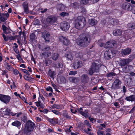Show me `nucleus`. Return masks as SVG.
I'll return each mask as SVG.
<instances>
[{
  "label": "nucleus",
  "mask_w": 135,
  "mask_h": 135,
  "mask_svg": "<svg viewBox=\"0 0 135 135\" xmlns=\"http://www.w3.org/2000/svg\"><path fill=\"white\" fill-rule=\"evenodd\" d=\"M78 45L81 47H85L87 46L91 41L90 36L86 34L80 35L79 38L76 40Z\"/></svg>",
  "instance_id": "f257e3e1"
},
{
  "label": "nucleus",
  "mask_w": 135,
  "mask_h": 135,
  "mask_svg": "<svg viewBox=\"0 0 135 135\" xmlns=\"http://www.w3.org/2000/svg\"><path fill=\"white\" fill-rule=\"evenodd\" d=\"M86 24V20L83 16L78 17L75 21V26L77 29L83 27Z\"/></svg>",
  "instance_id": "f03ea898"
},
{
  "label": "nucleus",
  "mask_w": 135,
  "mask_h": 135,
  "mask_svg": "<svg viewBox=\"0 0 135 135\" xmlns=\"http://www.w3.org/2000/svg\"><path fill=\"white\" fill-rule=\"evenodd\" d=\"M100 67V66L99 64L95 62L93 63L88 70V74L91 76L95 73H97L99 72Z\"/></svg>",
  "instance_id": "7ed1b4c3"
},
{
  "label": "nucleus",
  "mask_w": 135,
  "mask_h": 135,
  "mask_svg": "<svg viewBox=\"0 0 135 135\" xmlns=\"http://www.w3.org/2000/svg\"><path fill=\"white\" fill-rule=\"evenodd\" d=\"M35 125L33 122L30 120L27 121L25 124L24 128V132L26 133H30L34 129Z\"/></svg>",
  "instance_id": "20e7f679"
},
{
  "label": "nucleus",
  "mask_w": 135,
  "mask_h": 135,
  "mask_svg": "<svg viewBox=\"0 0 135 135\" xmlns=\"http://www.w3.org/2000/svg\"><path fill=\"white\" fill-rule=\"evenodd\" d=\"M121 83V81L119 79L118 77H117L116 79L112 84V89H115L120 88V85Z\"/></svg>",
  "instance_id": "39448f33"
},
{
  "label": "nucleus",
  "mask_w": 135,
  "mask_h": 135,
  "mask_svg": "<svg viewBox=\"0 0 135 135\" xmlns=\"http://www.w3.org/2000/svg\"><path fill=\"white\" fill-rule=\"evenodd\" d=\"M11 99V97L9 95L0 94V100L6 104L9 103Z\"/></svg>",
  "instance_id": "423d86ee"
},
{
  "label": "nucleus",
  "mask_w": 135,
  "mask_h": 135,
  "mask_svg": "<svg viewBox=\"0 0 135 135\" xmlns=\"http://www.w3.org/2000/svg\"><path fill=\"white\" fill-rule=\"evenodd\" d=\"M57 18V17L55 16H50L47 17L46 20L48 24L51 25L56 22Z\"/></svg>",
  "instance_id": "0eeeda50"
},
{
  "label": "nucleus",
  "mask_w": 135,
  "mask_h": 135,
  "mask_svg": "<svg viewBox=\"0 0 135 135\" xmlns=\"http://www.w3.org/2000/svg\"><path fill=\"white\" fill-rule=\"evenodd\" d=\"M60 27L61 29L62 30L66 31L69 29L70 25L68 22L64 21L60 23Z\"/></svg>",
  "instance_id": "6e6552de"
},
{
  "label": "nucleus",
  "mask_w": 135,
  "mask_h": 135,
  "mask_svg": "<svg viewBox=\"0 0 135 135\" xmlns=\"http://www.w3.org/2000/svg\"><path fill=\"white\" fill-rule=\"evenodd\" d=\"M9 16V15L7 12L5 13H1L0 12V23L2 22H4L7 20V18Z\"/></svg>",
  "instance_id": "1a4fd4ad"
},
{
  "label": "nucleus",
  "mask_w": 135,
  "mask_h": 135,
  "mask_svg": "<svg viewBox=\"0 0 135 135\" xmlns=\"http://www.w3.org/2000/svg\"><path fill=\"white\" fill-rule=\"evenodd\" d=\"M116 42L114 41H108L105 44L104 47L105 48H111L116 45Z\"/></svg>",
  "instance_id": "9d476101"
},
{
  "label": "nucleus",
  "mask_w": 135,
  "mask_h": 135,
  "mask_svg": "<svg viewBox=\"0 0 135 135\" xmlns=\"http://www.w3.org/2000/svg\"><path fill=\"white\" fill-rule=\"evenodd\" d=\"M60 41L62 42L64 45H68L70 44V42L68 39L62 36H59V38Z\"/></svg>",
  "instance_id": "9b49d317"
},
{
  "label": "nucleus",
  "mask_w": 135,
  "mask_h": 135,
  "mask_svg": "<svg viewBox=\"0 0 135 135\" xmlns=\"http://www.w3.org/2000/svg\"><path fill=\"white\" fill-rule=\"evenodd\" d=\"M82 65L81 61L80 60H77L74 61L73 66L75 69H76L81 67Z\"/></svg>",
  "instance_id": "f8f14e48"
},
{
  "label": "nucleus",
  "mask_w": 135,
  "mask_h": 135,
  "mask_svg": "<svg viewBox=\"0 0 135 135\" xmlns=\"http://www.w3.org/2000/svg\"><path fill=\"white\" fill-rule=\"evenodd\" d=\"M81 81L84 84L88 83L89 80V78L88 76L86 74L82 75L81 77Z\"/></svg>",
  "instance_id": "ddd939ff"
},
{
  "label": "nucleus",
  "mask_w": 135,
  "mask_h": 135,
  "mask_svg": "<svg viewBox=\"0 0 135 135\" xmlns=\"http://www.w3.org/2000/svg\"><path fill=\"white\" fill-rule=\"evenodd\" d=\"M112 53L110 50H107L106 51L104 54V57L106 59L109 60L111 59L112 57Z\"/></svg>",
  "instance_id": "4468645a"
},
{
  "label": "nucleus",
  "mask_w": 135,
  "mask_h": 135,
  "mask_svg": "<svg viewBox=\"0 0 135 135\" xmlns=\"http://www.w3.org/2000/svg\"><path fill=\"white\" fill-rule=\"evenodd\" d=\"M69 80L71 83L77 84L79 81L80 79L79 78L70 77L69 78Z\"/></svg>",
  "instance_id": "2eb2a0df"
},
{
  "label": "nucleus",
  "mask_w": 135,
  "mask_h": 135,
  "mask_svg": "<svg viewBox=\"0 0 135 135\" xmlns=\"http://www.w3.org/2000/svg\"><path fill=\"white\" fill-rule=\"evenodd\" d=\"M131 49L127 48L124 49H122L121 50V53L122 55L123 56L129 54L131 52Z\"/></svg>",
  "instance_id": "dca6fc26"
},
{
  "label": "nucleus",
  "mask_w": 135,
  "mask_h": 135,
  "mask_svg": "<svg viewBox=\"0 0 135 135\" xmlns=\"http://www.w3.org/2000/svg\"><path fill=\"white\" fill-rule=\"evenodd\" d=\"M22 7L23 8L24 12L26 13H28L29 12L28 4L27 2H25L22 4Z\"/></svg>",
  "instance_id": "f3484780"
},
{
  "label": "nucleus",
  "mask_w": 135,
  "mask_h": 135,
  "mask_svg": "<svg viewBox=\"0 0 135 135\" xmlns=\"http://www.w3.org/2000/svg\"><path fill=\"white\" fill-rule=\"evenodd\" d=\"M131 61V59H123L120 61V65L121 66H124L129 64Z\"/></svg>",
  "instance_id": "a211bd4d"
},
{
  "label": "nucleus",
  "mask_w": 135,
  "mask_h": 135,
  "mask_svg": "<svg viewBox=\"0 0 135 135\" xmlns=\"http://www.w3.org/2000/svg\"><path fill=\"white\" fill-rule=\"evenodd\" d=\"M122 31L121 30L116 29L114 30L113 32V35L115 36H120L122 34Z\"/></svg>",
  "instance_id": "6ab92c4d"
},
{
  "label": "nucleus",
  "mask_w": 135,
  "mask_h": 135,
  "mask_svg": "<svg viewBox=\"0 0 135 135\" xmlns=\"http://www.w3.org/2000/svg\"><path fill=\"white\" fill-rule=\"evenodd\" d=\"M122 7L125 10H131V9L130 4L127 2H125L123 4Z\"/></svg>",
  "instance_id": "aec40b11"
},
{
  "label": "nucleus",
  "mask_w": 135,
  "mask_h": 135,
  "mask_svg": "<svg viewBox=\"0 0 135 135\" xmlns=\"http://www.w3.org/2000/svg\"><path fill=\"white\" fill-rule=\"evenodd\" d=\"M52 66L54 68H62L63 65L62 63L57 62L52 63Z\"/></svg>",
  "instance_id": "412c9836"
},
{
  "label": "nucleus",
  "mask_w": 135,
  "mask_h": 135,
  "mask_svg": "<svg viewBox=\"0 0 135 135\" xmlns=\"http://www.w3.org/2000/svg\"><path fill=\"white\" fill-rule=\"evenodd\" d=\"M45 119L46 120L52 124H55L57 123V120L56 118L51 119L49 118L48 117H46Z\"/></svg>",
  "instance_id": "4be33fe9"
},
{
  "label": "nucleus",
  "mask_w": 135,
  "mask_h": 135,
  "mask_svg": "<svg viewBox=\"0 0 135 135\" xmlns=\"http://www.w3.org/2000/svg\"><path fill=\"white\" fill-rule=\"evenodd\" d=\"M65 56L68 60H71L73 59V56L72 53L70 52H68L66 53Z\"/></svg>",
  "instance_id": "5701e85b"
},
{
  "label": "nucleus",
  "mask_w": 135,
  "mask_h": 135,
  "mask_svg": "<svg viewBox=\"0 0 135 135\" xmlns=\"http://www.w3.org/2000/svg\"><path fill=\"white\" fill-rule=\"evenodd\" d=\"M88 22L90 26H93L97 24V21L94 19H92L89 20Z\"/></svg>",
  "instance_id": "b1692460"
},
{
  "label": "nucleus",
  "mask_w": 135,
  "mask_h": 135,
  "mask_svg": "<svg viewBox=\"0 0 135 135\" xmlns=\"http://www.w3.org/2000/svg\"><path fill=\"white\" fill-rule=\"evenodd\" d=\"M127 101H131V102L135 101V95H131L127 97L125 99Z\"/></svg>",
  "instance_id": "393cba45"
},
{
  "label": "nucleus",
  "mask_w": 135,
  "mask_h": 135,
  "mask_svg": "<svg viewBox=\"0 0 135 135\" xmlns=\"http://www.w3.org/2000/svg\"><path fill=\"white\" fill-rule=\"evenodd\" d=\"M59 55L56 53L53 54L51 56L52 59L55 61H56L59 59Z\"/></svg>",
  "instance_id": "a878e982"
},
{
  "label": "nucleus",
  "mask_w": 135,
  "mask_h": 135,
  "mask_svg": "<svg viewBox=\"0 0 135 135\" xmlns=\"http://www.w3.org/2000/svg\"><path fill=\"white\" fill-rule=\"evenodd\" d=\"M48 72L49 75L51 77V78H52L54 79V76L56 75L55 71H52L50 69Z\"/></svg>",
  "instance_id": "bb28decb"
},
{
  "label": "nucleus",
  "mask_w": 135,
  "mask_h": 135,
  "mask_svg": "<svg viewBox=\"0 0 135 135\" xmlns=\"http://www.w3.org/2000/svg\"><path fill=\"white\" fill-rule=\"evenodd\" d=\"M57 8L59 11H63L65 8V6L62 4H59L57 5Z\"/></svg>",
  "instance_id": "cd10ccee"
},
{
  "label": "nucleus",
  "mask_w": 135,
  "mask_h": 135,
  "mask_svg": "<svg viewBox=\"0 0 135 135\" xmlns=\"http://www.w3.org/2000/svg\"><path fill=\"white\" fill-rule=\"evenodd\" d=\"M12 125L18 128L21 125V122L18 120H15L12 123Z\"/></svg>",
  "instance_id": "c85d7f7f"
},
{
  "label": "nucleus",
  "mask_w": 135,
  "mask_h": 135,
  "mask_svg": "<svg viewBox=\"0 0 135 135\" xmlns=\"http://www.w3.org/2000/svg\"><path fill=\"white\" fill-rule=\"evenodd\" d=\"M80 3L81 4L85 5L87 4L91 3V2L89 0H81Z\"/></svg>",
  "instance_id": "c756f323"
},
{
  "label": "nucleus",
  "mask_w": 135,
  "mask_h": 135,
  "mask_svg": "<svg viewBox=\"0 0 135 135\" xmlns=\"http://www.w3.org/2000/svg\"><path fill=\"white\" fill-rule=\"evenodd\" d=\"M89 111L88 110H85V112H81L80 114L86 118H87L89 116V114L88 113Z\"/></svg>",
  "instance_id": "7c9ffc66"
},
{
  "label": "nucleus",
  "mask_w": 135,
  "mask_h": 135,
  "mask_svg": "<svg viewBox=\"0 0 135 135\" xmlns=\"http://www.w3.org/2000/svg\"><path fill=\"white\" fill-rule=\"evenodd\" d=\"M127 27L128 28L131 30L135 29V24L134 23H129L128 24Z\"/></svg>",
  "instance_id": "2f4dec72"
},
{
  "label": "nucleus",
  "mask_w": 135,
  "mask_h": 135,
  "mask_svg": "<svg viewBox=\"0 0 135 135\" xmlns=\"http://www.w3.org/2000/svg\"><path fill=\"white\" fill-rule=\"evenodd\" d=\"M63 116L68 119H71V117L68 115L67 112L66 111H63Z\"/></svg>",
  "instance_id": "473e14b6"
},
{
  "label": "nucleus",
  "mask_w": 135,
  "mask_h": 135,
  "mask_svg": "<svg viewBox=\"0 0 135 135\" xmlns=\"http://www.w3.org/2000/svg\"><path fill=\"white\" fill-rule=\"evenodd\" d=\"M71 5L74 8H78L79 7V3L77 2H75L72 3Z\"/></svg>",
  "instance_id": "72a5a7b5"
},
{
  "label": "nucleus",
  "mask_w": 135,
  "mask_h": 135,
  "mask_svg": "<svg viewBox=\"0 0 135 135\" xmlns=\"http://www.w3.org/2000/svg\"><path fill=\"white\" fill-rule=\"evenodd\" d=\"M59 78L60 79L61 82V83H64L66 81L65 78L62 76H60L59 77Z\"/></svg>",
  "instance_id": "f704fd0d"
},
{
  "label": "nucleus",
  "mask_w": 135,
  "mask_h": 135,
  "mask_svg": "<svg viewBox=\"0 0 135 135\" xmlns=\"http://www.w3.org/2000/svg\"><path fill=\"white\" fill-rule=\"evenodd\" d=\"M115 73L113 72H110L107 74H106V76L107 77H110L113 78V76H115Z\"/></svg>",
  "instance_id": "c9c22d12"
},
{
  "label": "nucleus",
  "mask_w": 135,
  "mask_h": 135,
  "mask_svg": "<svg viewBox=\"0 0 135 135\" xmlns=\"http://www.w3.org/2000/svg\"><path fill=\"white\" fill-rule=\"evenodd\" d=\"M123 70V71L125 73H128L130 71L129 66H126Z\"/></svg>",
  "instance_id": "e433bc0d"
},
{
  "label": "nucleus",
  "mask_w": 135,
  "mask_h": 135,
  "mask_svg": "<svg viewBox=\"0 0 135 135\" xmlns=\"http://www.w3.org/2000/svg\"><path fill=\"white\" fill-rule=\"evenodd\" d=\"M51 107L53 109L56 108L57 109H59L61 108V106L59 105L54 104L51 106Z\"/></svg>",
  "instance_id": "4c0bfd02"
},
{
  "label": "nucleus",
  "mask_w": 135,
  "mask_h": 135,
  "mask_svg": "<svg viewBox=\"0 0 135 135\" xmlns=\"http://www.w3.org/2000/svg\"><path fill=\"white\" fill-rule=\"evenodd\" d=\"M4 65L6 68L8 70H10L12 68L11 66L9 65L7 62H5Z\"/></svg>",
  "instance_id": "58836bf2"
},
{
  "label": "nucleus",
  "mask_w": 135,
  "mask_h": 135,
  "mask_svg": "<svg viewBox=\"0 0 135 135\" xmlns=\"http://www.w3.org/2000/svg\"><path fill=\"white\" fill-rule=\"evenodd\" d=\"M80 11L82 13H86L87 11L85 8L83 7H81Z\"/></svg>",
  "instance_id": "ea45409f"
},
{
  "label": "nucleus",
  "mask_w": 135,
  "mask_h": 135,
  "mask_svg": "<svg viewBox=\"0 0 135 135\" xmlns=\"http://www.w3.org/2000/svg\"><path fill=\"white\" fill-rule=\"evenodd\" d=\"M42 37L45 40V43H48L50 42V40L49 39V38H46L45 36V35H43Z\"/></svg>",
  "instance_id": "a19ab883"
},
{
  "label": "nucleus",
  "mask_w": 135,
  "mask_h": 135,
  "mask_svg": "<svg viewBox=\"0 0 135 135\" xmlns=\"http://www.w3.org/2000/svg\"><path fill=\"white\" fill-rule=\"evenodd\" d=\"M76 74L77 71H71L69 72V75H75Z\"/></svg>",
  "instance_id": "79ce46f5"
},
{
  "label": "nucleus",
  "mask_w": 135,
  "mask_h": 135,
  "mask_svg": "<svg viewBox=\"0 0 135 135\" xmlns=\"http://www.w3.org/2000/svg\"><path fill=\"white\" fill-rule=\"evenodd\" d=\"M50 48L49 46H46L44 48L42 49V50L43 51H47L50 50Z\"/></svg>",
  "instance_id": "37998d69"
},
{
  "label": "nucleus",
  "mask_w": 135,
  "mask_h": 135,
  "mask_svg": "<svg viewBox=\"0 0 135 135\" xmlns=\"http://www.w3.org/2000/svg\"><path fill=\"white\" fill-rule=\"evenodd\" d=\"M35 37V35L34 33H32L30 35V39L32 40H34Z\"/></svg>",
  "instance_id": "c03bdc74"
},
{
  "label": "nucleus",
  "mask_w": 135,
  "mask_h": 135,
  "mask_svg": "<svg viewBox=\"0 0 135 135\" xmlns=\"http://www.w3.org/2000/svg\"><path fill=\"white\" fill-rule=\"evenodd\" d=\"M51 83L52 86L55 89V90L57 92H59V91L57 89V86L55 84H54L53 82Z\"/></svg>",
  "instance_id": "a18cd8bd"
},
{
  "label": "nucleus",
  "mask_w": 135,
  "mask_h": 135,
  "mask_svg": "<svg viewBox=\"0 0 135 135\" xmlns=\"http://www.w3.org/2000/svg\"><path fill=\"white\" fill-rule=\"evenodd\" d=\"M45 62L47 65H49L51 64V61L49 60H46Z\"/></svg>",
  "instance_id": "49530a36"
},
{
  "label": "nucleus",
  "mask_w": 135,
  "mask_h": 135,
  "mask_svg": "<svg viewBox=\"0 0 135 135\" xmlns=\"http://www.w3.org/2000/svg\"><path fill=\"white\" fill-rule=\"evenodd\" d=\"M98 135H105L103 131L98 130L97 132Z\"/></svg>",
  "instance_id": "de8ad7c7"
},
{
  "label": "nucleus",
  "mask_w": 135,
  "mask_h": 135,
  "mask_svg": "<svg viewBox=\"0 0 135 135\" xmlns=\"http://www.w3.org/2000/svg\"><path fill=\"white\" fill-rule=\"evenodd\" d=\"M60 15L61 16L64 17L65 16H68V14L65 12H63L61 13Z\"/></svg>",
  "instance_id": "09e8293b"
},
{
  "label": "nucleus",
  "mask_w": 135,
  "mask_h": 135,
  "mask_svg": "<svg viewBox=\"0 0 135 135\" xmlns=\"http://www.w3.org/2000/svg\"><path fill=\"white\" fill-rule=\"evenodd\" d=\"M17 54L16 55V56L17 59L19 60L20 61L22 60V58L19 52L18 53H17Z\"/></svg>",
  "instance_id": "8fccbe9b"
},
{
  "label": "nucleus",
  "mask_w": 135,
  "mask_h": 135,
  "mask_svg": "<svg viewBox=\"0 0 135 135\" xmlns=\"http://www.w3.org/2000/svg\"><path fill=\"white\" fill-rule=\"evenodd\" d=\"M25 123L27 121V117L25 115H23V117H22L21 119Z\"/></svg>",
  "instance_id": "3c124183"
},
{
  "label": "nucleus",
  "mask_w": 135,
  "mask_h": 135,
  "mask_svg": "<svg viewBox=\"0 0 135 135\" xmlns=\"http://www.w3.org/2000/svg\"><path fill=\"white\" fill-rule=\"evenodd\" d=\"M52 111L54 114H56V115H58L60 113L59 111H57V110H52Z\"/></svg>",
  "instance_id": "603ef678"
},
{
  "label": "nucleus",
  "mask_w": 135,
  "mask_h": 135,
  "mask_svg": "<svg viewBox=\"0 0 135 135\" xmlns=\"http://www.w3.org/2000/svg\"><path fill=\"white\" fill-rule=\"evenodd\" d=\"M22 71L23 73L26 74L28 75L29 76L30 75L29 73L25 69H23L22 70Z\"/></svg>",
  "instance_id": "864d4df0"
},
{
  "label": "nucleus",
  "mask_w": 135,
  "mask_h": 135,
  "mask_svg": "<svg viewBox=\"0 0 135 135\" xmlns=\"http://www.w3.org/2000/svg\"><path fill=\"white\" fill-rule=\"evenodd\" d=\"M13 73L15 75H16L18 74H19V71L16 69H13Z\"/></svg>",
  "instance_id": "5fc2aeb1"
},
{
  "label": "nucleus",
  "mask_w": 135,
  "mask_h": 135,
  "mask_svg": "<svg viewBox=\"0 0 135 135\" xmlns=\"http://www.w3.org/2000/svg\"><path fill=\"white\" fill-rule=\"evenodd\" d=\"M46 90L47 91H50L51 92H53V90L52 88L50 86H49L46 88Z\"/></svg>",
  "instance_id": "6e6d98bb"
},
{
  "label": "nucleus",
  "mask_w": 135,
  "mask_h": 135,
  "mask_svg": "<svg viewBox=\"0 0 135 135\" xmlns=\"http://www.w3.org/2000/svg\"><path fill=\"white\" fill-rule=\"evenodd\" d=\"M17 47H13V49L14 51L17 54V53H18L19 52V51L17 49Z\"/></svg>",
  "instance_id": "4d7b16f0"
},
{
  "label": "nucleus",
  "mask_w": 135,
  "mask_h": 135,
  "mask_svg": "<svg viewBox=\"0 0 135 135\" xmlns=\"http://www.w3.org/2000/svg\"><path fill=\"white\" fill-rule=\"evenodd\" d=\"M126 88L127 87L125 86H123L122 87L123 92L124 93H125L126 92Z\"/></svg>",
  "instance_id": "13d9d810"
},
{
  "label": "nucleus",
  "mask_w": 135,
  "mask_h": 135,
  "mask_svg": "<svg viewBox=\"0 0 135 135\" xmlns=\"http://www.w3.org/2000/svg\"><path fill=\"white\" fill-rule=\"evenodd\" d=\"M2 29L3 31L5 32L7 31V27L4 25H3L2 26Z\"/></svg>",
  "instance_id": "bf43d9fd"
},
{
  "label": "nucleus",
  "mask_w": 135,
  "mask_h": 135,
  "mask_svg": "<svg viewBox=\"0 0 135 135\" xmlns=\"http://www.w3.org/2000/svg\"><path fill=\"white\" fill-rule=\"evenodd\" d=\"M2 36L3 37L4 40V41H8V38L4 34H3L2 35Z\"/></svg>",
  "instance_id": "052dcab7"
},
{
  "label": "nucleus",
  "mask_w": 135,
  "mask_h": 135,
  "mask_svg": "<svg viewBox=\"0 0 135 135\" xmlns=\"http://www.w3.org/2000/svg\"><path fill=\"white\" fill-rule=\"evenodd\" d=\"M59 70L60 71L59 72V74H61L64 71V69L63 68V67L62 68H60Z\"/></svg>",
  "instance_id": "680f3d73"
},
{
  "label": "nucleus",
  "mask_w": 135,
  "mask_h": 135,
  "mask_svg": "<svg viewBox=\"0 0 135 135\" xmlns=\"http://www.w3.org/2000/svg\"><path fill=\"white\" fill-rule=\"evenodd\" d=\"M29 76H27V75H25L24 76V78L26 80H28L30 77Z\"/></svg>",
  "instance_id": "e2e57ef3"
},
{
  "label": "nucleus",
  "mask_w": 135,
  "mask_h": 135,
  "mask_svg": "<svg viewBox=\"0 0 135 135\" xmlns=\"http://www.w3.org/2000/svg\"><path fill=\"white\" fill-rule=\"evenodd\" d=\"M78 113L81 114V112H83L81 110H83V108H78Z\"/></svg>",
  "instance_id": "0e129e2a"
},
{
  "label": "nucleus",
  "mask_w": 135,
  "mask_h": 135,
  "mask_svg": "<svg viewBox=\"0 0 135 135\" xmlns=\"http://www.w3.org/2000/svg\"><path fill=\"white\" fill-rule=\"evenodd\" d=\"M99 0H91L90 1L91 2V4L94 3L98 2ZM91 4V3H90Z\"/></svg>",
  "instance_id": "69168bd1"
},
{
  "label": "nucleus",
  "mask_w": 135,
  "mask_h": 135,
  "mask_svg": "<svg viewBox=\"0 0 135 135\" xmlns=\"http://www.w3.org/2000/svg\"><path fill=\"white\" fill-rule=\"evenodd\" d=\"M36 103V105L37 107L41 106V102H35Z\"/></svg>",
  "instance_id": "338daca9"
},
{
  "label": "nucleus",
  "mask_w": 135,
  "mask_h": 135,
  "mask_svg": "<svg viewBox=\"0 0 135 135\" xmlns=\"http://www.w3.org/2000/svg\"><path fill=\"white\" fill-rule=\"evenodd\" d=\"M44 35H45V36L47 38H49L50 36V34L48 32Z\"/></svg>",
  "instance_id": "774afa93"
}]
</instances>
